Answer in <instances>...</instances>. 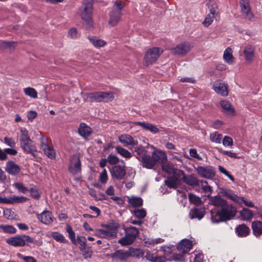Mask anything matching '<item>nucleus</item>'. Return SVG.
<instances>
[{
    "label": "nucleus",
    "mask_w": 262,
    "mask_h": 262,
    "mask_svg": "<svg viewBox=\"0 0 262 262\" xmlns=\"http://www.w3.org/2000/svg\"><path fill=\"white\" fill-rule=\"evenodd\" d=\"M236 212V208L226 203L220 210L216 209L211 210V220L213 223H218L220 222L230 220L234 216Z\"/></svg>",
    "instance_id": "obj_1"
},
{
    "label": "nucleus",
    "mask_w": 262,
    "mask_h": 262,
    "mask_svg": "<svg viewBox=\"0 0 262 262\" xmlns=\"http://www.w3.org/2000/svg\"><path fill=\"white\" fill-rule=\"evenodd\" d=\"M167 160L166 154L161 150H154L151 155L146 154L140 160L142 166L147 169L153 168L158 163H164Z\"/></svg>",
    "instance_id": "obj_2"
},
{
    "label": "nucleus",
    "mask_w": 262,
    "mask_h": 262,
    "mask_svg": "<svg viewBox=\"0 0 262 262\" xmlns=\"http://www.w3.org/2000/svg\"><path fill=\"white\" fill-rule=\"evenodd\" d=\"M104 229L97 230L96 235L101 238L106 239L114 238L117 237V231L120 228L119 224L115 221H112L107 224L102 225Z\"/></svg>",
    "instance_id": "obj_3"
},
{
    "label": "nucleus",
    "mask_w": 262,
    "mask_h": 262,
    "mask_svg": "<svg viewBox=\"0 0 262 262\" xmlns=\"http://www.w3.org/2000/svg\"><path fill=\"white\" fill-rule=\"evenodd\" d=\"M93 0H84L80 9V15L85 27L90 28L93 26Z\"/></svg>",
    "instance_id": "obj_4"
},
{
    "label": "nucleus",
    "mask_w": 262,
    "mask_h": 262,
    "mask_svg": "<svg viewBox=\"0 0 262 262\" xmlns=\"http://www.w3.org/2000/svg\"><path fill=\"white\" fill-rule=\"evenodd\" d=\"M123 229L125 236L119 239L118 243L123 246L132 244L139 234V230L135 227H126L124 225H123Z\"/></svg>",
    "instance_id": "obj_5"
},
{
    "label": "nucleus",
    "mask_w": 262,
    "mask_h": 262,
    "mask_svg": "<svg viewBox=\"0 0 262 262\" xmlns=\"http://www.w3.org/2000/svg\"><path fill=\"white\" fill-rule=\"evenodd\" d=\"M163 52V49L160 47H154L149 49L146 52L144 57V66L148 67L154 63Z\"/></svg>",
    "instance_id": "obj_6"
},
{
    "label": "nucleus",
    "mask_w": 262,
    "mask_h": 262,
    "mask_svg": "<svg viewBox=\"0 0 262 262\" xmlns=\"http://www.w3.org/2000/svg\"><path fill=\"white\" fill-rule=\"evenodd\" d=\"M6 242L14 247H23L26 244L33 243V239L29 235H20L8 238Z\"/></svg>",
    "instance_id": "obj_7"
},
{
    "label": "nucleus",
    "mask_w": 262,
    "mask_h": 262,
    "mask_svg": "<svg viewBox=\"0 0 262 262\" xmlns=\"http://www.w3.org/2000/svg\"><path fill=\"white\" fill-rule=\"evenodd\" d=\"M194 168L198 174L202 178L212 180L215 177V171L214 167L211 166H199Z\"/></svg>",
    "instance_id": "obj_8"
},
{
    "label": "nucleus",
    "mask_w": 262,
    "mask_h": 262,
    "mask_svg": "<svg viewBox=\"0 0 262 262\" xmlns=\"http://www.w3.org/2000/svg\"><path fill=\"white\" fill-rule=\"evenodd\" d=\"M193 47L192 43L183 42L176 47L171 49V52L174 55L184 56L188 53Z\"/></svg>",
    "instance_id": "obj_9"
},
{
    "label": "nucleus",
    "mask_w": 262,
    "mask_h": 262,
    "mask_svg": "<svg viewBox=\"0 0 262 262\" xmlns=\"http://www.w3.org/2000/svg\"><path fill=\"white\" fill-rule=\"evenodd\" d=\"M110 172L112 179L118 181L123 180L126 173L125 166L120 165L113 166L110 169Z\"/></svg>",
    "instance_id": "obj_10"
},
{
    "label": "nucleus",
    "mask_w": 262,
    "mask_h": 262,
    "mask_svg": "<svg viewBox=\"0 0 262 262\" xmlns=\"http://www.w3.org/2000/svg\"><path fill=\"white\" fill-rule=\"evenodd\" d=\"M69 171L73 175L77 174L81 172V161L79 157L77 155H74L71 158L69 166Z\"/></svg>",
    "instance_id": "obj_11"
},
{
    "label": "nucleus",
    "mask_w": 262,
    "mask_h": 262,
    "mask_svg": "<svg viewBox=\"0 0 262 262\" xmlns=\"http://www.w3.org/2000/svg\"><path fill=\"white\" fill-rule=\"evenodd\" d=\"M239 4L242 12L245 18L250 21H252L254 18V15L251 11L249 0H240Z\"/></svg>",
    "instance_id": "obj_12"
},
{
    "label": "nucleus",
    "mask_w": 262,
    "mask_h": 262,
    "mask_svg": "<svg viewBox=\"0 0 262 262\" xmlns=\"http://www.w3.org/2000/svg\"><path fill=\"white\" fill-rule=\"evenodd\" d=\"M213 88L214 91L221 96H227L228 95V84L220 80L215 81L213 83Z\"/></svg>",
    "instance_id": "obj_13"
},
{
    "label": "nucleus",
    "mask_w": 262,
    "mask_h": 262,
    "mask_svg": "<svg viewBox=\"0 0 262 262\" xmlns=\"http://www.w3.org/2000/svg\"><path fill=\"white\" fill-rule=\"evenodd\" d=\"M20 146L24 151L27 154H30L33 157L37 156V150L36 146L33 144L32 140L20 144Z\"/></svg>",
    "instance_id": "obj_14"
},
{
    "label": "nucleus",
    "mask_w": 262,
    "mask_h": 262,
    "mask_svg": "<svg viewBox=\"0 0 262 262\" xmlns=\"http://www.w3.org/2000/svg\"><path fill=\"white\" fill-rule=\"evenodd\" d=\"M183 176L182 180L186 184L191 186H198L200 184V181L193 174L186 175L183 171H181Z\"/></svg>",
    "instance_id": "obj_15"
},
{
    "label": "nucleus",
    "mask_w": 262,
    "mask_h": 262,
    "mask_svg": "<svg viewBox=\"0 0 262 262\" xmlns=\"http://www.w3.org/2000/svg\"><path fill=\"white\" fill-rule=\"evenodd\" d=\"M254 51L255 47L252 45H247L244 48L243 53L247 63H251L252 62L254 56Z\"/></svg>",
    "instance_id": "obj_16"
},
{
    "label": "nucleus",
    "mask_w": 262,
    "mask_h": 262,
    "mask_svg": "<svg viewBox=\"0 0 262 262\" xmlns=\"http://www.w3.org/2000/svg\"><path fill=\"white\" fill-rule=\"evenodd\" d=\"M205 214V208L195 207L190 210L189 217L191 219H197L200 220L204 216Z\"/></svg>",
    "instance_id": "obj_17"
},
{
    "label": "nucleus",
    "mask_w": 262,
    "mask_h": 262,
    "mask_svg": "<svg viewBox=\"0 0 262 262\" xmlns=\"http://www.w3.org/2000/svg\"><path fill=\"white\" fill-rule=\"evenodd\" d=\"M192 247L191 241L188 239H182L177 246L178 251L183 254L189 252Z\"/></svg>",
    "instance_id": "obj_18"
},
{
    "label": "nucleus",
    "mask_w": 262,
    "mask_h": 262,
    "mask_svg": "<svg viewBox=\"0 0 262 262\" xmlns=\"http://www.w3.org/2000/svg\"><path fill=\"white\" fill-rule=\"evenodd\" d=\"M37 219L46 225H50L53 222L52 214L49 211H44L40 214H38Z\"/></svg>",
    "instance_id": "obj_19"
},
{
    "label": "nucleus",
    "mask_w": 262,
    "mask_h": 262,
    "mask_svg": "<svg viewBox=\"0 0 262 262\" xmlns=\"http://www.w3.org/2000/svg\"><path fill=\"white\" fill-rule=\"evenodd\" d=\"M120 143L124 146L135 145H137L138 142L134 139V138L129 135L124 134L120 135L118 138Z\"/></svg>",
    "instance_id": "obj_20"
},
{
    "label": "nucleus",
    "mask_w": 262,
    "mask_h": 262,
    "mask_svg": "<svg viewBox=\"0 0 262 262\" xmlns=\"http://www.w3.org/2000/svg\"><path fill=\"white\" fill-rule=\"evenodd\" d=\"M20 167L13 161H9L6 163V170L10 174L16 175L20 171Z\"/></svg>",
    "instance_id": "obj_21"
},
{
    "label": "nucleus",
    "mask_w": 262,
    "mask_h": 262,
    "mask_svg": "<svg viewBox=\"0 0 262 262\" xmlns=\"http://www.w3.org/2000/svg\"><path fill=\"white\" fill-rule=\"evenodd\" d=\"M220 104L223 109V112L228 116H233L234 114V109L232 105L226 100L220 101Z\"/></svg>",
    "instance_id": "obj_22"
},
{
    "label": "nucleus",
    "mask_w": 262,
    "mask_h": 262,
    "mask_svg": "<svg viewBox=\"0 0 262 262\" xmlns=\"http://www.w3.org/2000/svg\"><path fill=\"white\" fill-rule=\"evenodd\" d=\"M220 193L223 196L235 202H237L238 196L232 190L225 187L220 188Z\"/></svg>",
    "instance_id": "obj_23"
},
{
    "label": "nucleus",
    "mask_w": 262,
    "mask_h": 262,
    "mask_svg": "<svg viewBox=\"0 0 262 262\" xmlns=\"http://www.w3.org/2000/svg\"><path fill=\"white\" fill-rule=\"evenodd\" d=\"M92 132V130L90 127L84 123H80L78 133L81 137L86 138L91 135Z\"/></svg>",
    "instance_id": "obj_24"
},
{
    "label": "nucleus",
    "mask_w": 262,
    "mask_h": 262,
    "mask_svg": "<svg viewBox=\"0 0 262 262\" xmlns=\"http://www.w3.org/2000/svg\"><path fill=\"white\" fill-rule=\"evenodd\" d=\"M122 13L112 11L110 14V20L108 24L114 27L116 26L120 20Z\"/></svg>",
    "instance_id": "obj_25"
},
{
    "label": "nucleus",
    "mask_w": 262,
    "mask_h": 262,
    "mask_svg": "<svg viewBox=\"0 0 262 262\" xmlns=\"http://www.w3.org/2000/svg\"><path fill=\"white\" fill-rule=\"evenodd\" d=\"M127 251L119 250L112 254L111 257L117 260H124L129 258Z\"/></svg>",
    "instance_id": "obj_26"
},
{
    "label": "nucleus",
    "mask_w": 262,
    "mask_h": 262,
    "mask_svg": "<svg viewBox=\"0 0 262 262\" xmlns=\"http://www.w3.org/2000/svg\"><path fill=\"white\" fill-rule=\"evenodd\" d=\"M135 124L139 125L142 128L149 130L154 134H156L159 132V130L156 126L152 125V124L145 122H135Z\"/></svg>",
    "instance_id": "obj_27"
},
{
    "label": "nucleus",
    "mask_w": 262,
    "mask_h": 262,
    "mask_svg": "<svg viewBox=\"0 0 262 262\" xmlns=\"http://www.w3.org/2000/svg\"><path fill=\"white\" fill-rule=\"evenodd\" d=\"M210 204L216 207L222 208L226 203V201L221 198V196L216 195L211 197L209 200Z\"/></svg>",
    "instance_id": "obj_28"
},
{
    "label": "nucleus",
    "mask_w": 262,
    "mask_h": 262,
    "mask_svg": "<svg viewBox=\"0 0 262 262\" xmlns=\"http://www.w3.org/2000/svg\"><path fill=\"white\" fill-rule=\"evenodd\" d=\"M252 229L255 236H259L262 235V222L258 221H254L252 223Z\"/></svg>",
    "instance_id": "obj_29"
},
{
    "label": "nucleus",
    "mask_w": 262,
    "mask_h": 262,
    "mask_svg": "<svg viewBox=\"0 0 262 262\" xmlns=\"http://www.w3.org/2000/svg\"><path fill=\"white\" fill-rule=\"evenodd\" d=\"M249 232V228L244 224L239 225L235 229V232L238 236H246Z\"/></svg>",
    "instance_id": "obj_30"
},
{
    "label": "nucleus",
    "mask_w": 262,
    "mask_h": 262,
    "mask_svg": "<svg viewBox=\"0 0 262 262\" xmlns=\"http://www.w3.org/2000/svg\"><path fill=\"white\" fill-rule=\"evenodd\" d=\"M128 256L140 258L144 255L143 250L140 248H130L128 250Z\"/></svg>",
    "instance_id": "obj_31"
},
{
    "label": "nucleus",
    "mask_w": 262,
    "mask_h": 262,
    "mask_svg": "<svg viewBox=\"0 0 262 262\" xmlns=\"http://www.w3.org/2000/svg\"><path fill=\"white\" fill-rule=\"evenodd\" d=\"M165 184L170 188H175L180 184V181L177 177H171L165 181Z\"/></svg>",
    "instance_id": "obj_32"
},
{
    "label": "nucleus",
    "mask_w": 262,
    "mask_h": 262,
    "mask_svg": "<svg viewBox=\"0 0 262 262\" xmlns=\"http://www.w3.org/2000/svg\"><path fill=\"white\" fill-rule=\"evenodd\" d=\"M223 58L225 61L229 64H232L233 57L232 55V50L231 48H227L224 52Z\"/></svg>",
    "instance_id": "obj_33"
},
{
    "label": "nucleus",
    "mask_w": 262,
    "mask_h": 262,
    "mask_svg": "<svg viewBox=\"0 0 262 262\" xmlns=\"http://www.w3.org/2000/svg\"><path fill=\"white\" fill-rule=\"evenodd\" d=\"M88 38L93 46L96 48L102 47L106 45L105 41L96 37L89 36Z\"/></svg>",
    "instance_id": "obj_34"
},
{
    "label": "nucleus",
    "mask_w": 262,
    "mask_h": 262,
    "mask_svg": "<svg viewBox=\"0 0 262 262\" xmlns=\"http://www.w3.org/2000/svg\"><path fill=\"white\" fill-rule=\"evenodd\" d=\"M207 6L210 13L219 16V12L218 10V6L214 0H210L207 3Z\"/></svg>",
    "instance_id": "obj_35"
},
{
    "label": "nucleus",
    "mask_w": 262,
    "mask_h": 262,
    "mask_svg": "<svg viewBox=\"0 0 262 262\" xmlns=\"http://www.w3.org/2000/svg\"><path fill=\"white\" fill-rule=\"evenodd\" d=\"M115 150L119 154H120L121 156H122L125 158L129 159L132 156V154L129 151H128L127 149H125V148L122 147L120 146H116L115 147Z\"/></svg>",
    "instance_id": "obj_36"
},
{
    "label": "nucleus",
    "mask_w": 262,
    "mask_h": 262,
    "mask_svg": "<svg viewBox=\"0 0 262 262\" xmlns=\"http://www.w3.org/2000/svg\"><path fill=\"white\" fill-rule=\"evenodd\" d=\"M101 95L100 92L90 93L86 95V100L90 102H101Z\"/></svg>",
    "instance_id": "obj_37"
},
{
    "label": "nucleus",
    "mask_w": 262,
    "mask_h": 262,
    "mask_svg": "<svg viewBox=\"0 0 262 262\" xmlns=\"http://www.w3.org/2000/svg\"><path fill=\"white\" fill-rule=\"evenodd\" d=\"M241 217L244 220H249L253 217V214L251 210L247 208H243L240 211Z\"/></svg>",
    "instance_id": "obj_38"
},
{
    "label": "nucleus",
    "mask_w": 262,
    "mask_h": 262,
    "mask_svg": "<svg viewBox=\"0 0 262 262\" xmlns=\"http://www.w3.org/2000/svg\"><path fill=\"white\" fill-rule=\"evenodd\" d=\"M129 204L134 207H138L142 206L143 200L139 197H132L129 199Z\"/></svg>",
    "instance_id": "obj_39"
},
{
    "label": "nucleus",
    "mask_w": 262,
    "mask_h": 262,
    "mask_svg": "<svg viewBox=\"0 0 262 262\" xmlns=\"http://www.w3.org/2000/svg\"><path fill=\"white\" fill-rule=\"evenodd\" d=\"M137 155V159L140 161V160L147 154V151L145 150L144 147L142 145L136 146L134 149Z\"/></svg>",
    "instance_id": "obj_40"
},
{
    "label": "nucleus",
    "mask_w": 262,
    "mask_h": 262,
    "mask_svg": "<svg viewBox=\"0 0 262 262\" xmlns=\"http://www.w3.org/2000/svg\"><path fill=\"white\" fill-rule=\"evenodd\" d=\"M132 213L139 219H143L146 215V211L144 208H136L133 210Z\"/></svg>",
    "instance_id": "obj_41"
},
{
    "label": "nucleus",
    "mask_w": 262,
    "mask_h": 262,
    "mask_svg": "<svg viewBox=\"0 0 262 262\" xmlns=\"http://www.w3.org/2000/svg\"><path fill=\"white\" fill-rule=\"evenodd\" d=\"M201 186L203 191L209 196L212 192V187L206 181H200Z\"/></svg>",
    "instance_id": "obj_42"
},
{
    "label": "nucleus",
    "mask_w": 262,
    "mask_h": 262,
    "mask_svg": "<svg viewBox=\"0 0 262 262\" xmlns=\"http://www.w3.org/2000/svg\"><path fill=\"white\" fill-rule=\"evenodd\" d=\"M24 92L25 95L34 99L37 98V92L35 89L28 87L24 89Z\"/></svg>",
    "instance_id": "obj_43"
},
{
    "label": "nucleus",
    "mask_w": 262,
    "mask_h": 262,
    "mask_svg": "<svg viewBox=\"0 0 262 262\" xmlns=\"http://www.w3.org/2000/svg\"><path fill=\"white\" fill-rule=\"evenodd\" d=\"M20 144L27 141H30L31 140L29 136L28 132L25 128H21L20 129Z\"/></svg>",
    "instance_id": "obj_44"
},
{
    "label": "nucleus",
    "mask_w": 262,
    "mask_h": 262,
    "mask_svg": "<svg viewBox=\"0 0 262 262\" xmlns=\"http://www.w3.org/2000/svg\"><path fill=\"white\" fill-rule=\"evenodd\" d=\"M101 95V102H109L112 101L114 98V95L112 93H106L103 92H100Z\"/></svg>",
    "instance_id": "obj_45"
},
{
    "label": "nucleus",
    "mask_w": 262,
    "mask_h": 262,
    "mask_svg": "<svg viewBox=\"0 0 262 262\" xmlns=\"http://www.w3.org/2000/svg\"><path fill=\"white\" fill-rule=\"evenodd\" d=\"M11 204L14 203H22L26 202L28 199L25 196H19L14 195L10 196Z\"/></svg>",
    "instance_id": "obj_46"
},
{
    "label": "nucleus",
    "mask_w": 262,
    "mask_h": 262,
    "mask_svg": "<svg viewBox=\"0 0 262 262\" xmlns=\"http://www.w3.org/2000/svg\"><path fill=\"white\" fill-rule=\"evenodd\" d=\"M52 237L57 242L59 243H67L68 242L62 234L58 232H52Z\"/></svg>",
    "instance_id": "obj_47"
},
{
    "label": "nucleus",
    "mask_w": 262,
    "mask_h": 262,
    "mask_svg": "<svg viewBox=\"0 0 262 262\" xmlns=\"http://www.w3.org/2000/svg\"><path fill=\"white\" fill-rule=\"evenodd\" d=\"M15 44L14 41L0 40V47L3 49H12L14 48Z\"/></svg>",
    "instance_id": "obj_48"
},
{
    "label": "nucleus",
    "mask_w": 262,
    "mask_h": 262,
    "mask_svg": "<svg viewBox=\"0 0 262 262\" xmlns=\"http://www.w3.org/2000/svg\"><path fill=\"white\" fill-rule=\"evenodd\" d=\"M124 6H125L124 2L121 1L117 0L115 2V3L114 5V6L113 7L112 10L114 11H115V12L122 13L121 11L123 9V8L124 7Z\"/></svg>",
    "instance_id": "obj_49"
},
{
    "label": "nucleus",
    "mask_w": 262,
    "mask_h": 262,
    "mask_svg": "<svg viewBox=\"0 0 262 262\" xmlns=\"http://www.w3.org/2000/svg\"><path fill=\"white\" fill-rule=\"evenodd\" d=\"M0 229L5 233L14 234L16 232V229L11 225H1Z\"/></svg>",
    "instance_id": "obj_50"
},
{
    "label": "nucleus",
    "mask_w": 262,
    "mask_h": 262,
    "mask_svg": "<svg viewBox=\"0 0 262 262\" xmlns=\"http://www.w3.org/2000/svg\"><path fill=\"white\" fill-rule=\"evenodd\" d=\"M219 16L216 15L215 14L212 13H209L206 17L203 23V24L206 26L208 27L213 22V18H216Z\"/></svg>",
    "instance_id": "obj_51"
},
{
    "label": "nucleus",
    "mask_w": 262,
    "mask_h": 262,
    "mask_svg": "<svg viewBox=\"0 0 262 262\" xmlns=\"http://www.w3.org/2000/svg\"><path fill=\"white\" fill-rule=\"evenodd\" d=\"M45 154L50 159H54L56 157V153L54 148L50 146L43 150Z\"/></svg>",
    "instance_id": "obj_52"
},
{
    "label": "nucleus",
    "mask_w": 262,
    "mask_h": 262,
    "mask_svg": "<svg viewBox=\"0 0 262 262\" xmlns=\"http://www.w3.org/2000/svg\"><path fill=\"white\" fill-rule=\"evenodd\" d=\"M222 137V134H220L216 132H215L210 135V140L211 141V142L216 143H221Z\"/></svg>",
    "instance_id": "obj_53"
},
{
    "label": "nucleus",
    "mask_w": 262,
    "mask_h": 262,
    "mask_svg": "<svg viewBox=\"0 0 262 262\" xmlns=\"http://www.w3.org/2000/svg\"><path fill=\"white\" fill-rule=\"evenodd\" d=\"M41 148L43 150L44 149L50 146L51 141L49 138L46 136H42L40 139Z\"/></svg>",
    "instance_id": "obj_54"
},
{
    "label": "nucleus",
    "mask_w": 262,
    "mask_h": 262,
    "mask_svg": "<svg viewBox=\"0 0 262 262\" xmlns=\"http://www.w3.org/2000/svg\"><path fill=\"white\" fill-rule=\"evenodd\" d=\"M162 166V169L167 173H172L174 172V166L172 164L170 163H163Z\"/></svg>",
    "instance_id": "obj_55"
},
{
    "label": "nucleus",
    "mask_w": 262,
    "mask_h": 262,
    "mask_svg": "<svg viewBox=\"0 0 262 262\" xmlns=\"http://www.w3.org/2000/svg\"><path fill=\"white\" fill-rule=\"evenodd\" d=\"M188 198L189 201L195 205H199L202 203V200L201 198L194 194L189 193Z\"/></svg>",
    "instance_id": "obj_56"
},
{
    "label": "nucleus",
    "mask_w": 262,
    "mask_h": 262,
    "mask_svg": "<svg viewBox=\"0 0 262 262\" xmlns=\"http://www.w3.org/2000/svg\"><path fill=\"white\" fill-rule=\"evenodd\" d=\"M31 196L35 199H38L40 196V191L39 189L36 187L34 186L30 188V190Z\"/></svg>",
    "instance_id": "obj_57"
},
{
    "label": "nucleus",
    "mask_w": 262,
    "mask_h": 262,
    "mask_svg": "<svg viewBox=\"0 0 262 262\" xmlns=\"http://www.w3.org/2000/svg\"><path fill=\"white\" fill-rule=\"evenodd\" d=\"M13 186L23 193L25 194L28 191V189L22 183H15L13 184Z\"/></svg>",
    "instance_id": "obj_58"
},
{
    "label": "nucleus",
    "mask_w": 262,
    "mask_h": 262,
    "mask_svg": "<svg viewBox=\"0 0 262 262\" xmlns=\"http://www.w3.org/2000/svg\"><path fill=\"white\" fill-rule=\"evenodd\" d=\"M66 231L68 233L69 237L72 242L74 244L76 243L75 234L72 229V228L70 225H67Z\"/></svg>",
    "instance_id": "obj_59"
},
{
    "label": "nucleus",
    "mask_w": 262,
    "mask_h": 262,
    "mask_svg": "<svg viewBox=\"0 0 262 262\" xmlns=\"http://www.w3.org/2000/svg\"><path fill=\"white\" fill-rule=\"evenodd\" d=\"M17 256L18 258L24 260L25 262H37L33 257L31 256H24L19 253L17 254Z\"/></svg>",
    "instance_id": "obj_60"
},
{
    "label": "nucleus",
    "mask_w": 262,
    "mask_h": 262,
    "mask_svg": "<svg viewBox=\"0 0 262 262\" xmlns=\"http://www.w3.org/2000/svg\"><path fill=\"white\" fill-rule=\"evenodd\" d=\"M4 143L11 148H14L16 146V142L14 140L10 137H4Z\"/></svg>",
    "instance_id": "obj_61"
},
{
    "label": "nucleus",
    "mask_w": 262,
    "mask_h": 262,
    "mask_svg": "<svg viewBox=\"0 0 262 262\" xmlns=\"http://www.w3.org/2000/svg\"><path fill=\"white\" fill-rule=\"evenodd\" d=\"M236 203H244L246 206L250 207H254L253 203L250 201L247 200L246 199L243 198V197H239L238 196V198L237 199V201Z\"/></svg>",
    "instance_id": "obj_62"
},
{
    "label": "nucleus",
    "mask_w": 262,
    "mask_h": 262,
    "mask_svg": "<svg viewBox=\"0 0 262 262\" xmlns=\"http://www.w3.org/2000/svg\"><path fill=\"white\" fill-rule=\"evenodd\" d=\"M107 160L110 164H116L119 162V158L116 156L112 154L108 156Z\"/></svg>",
    "instance_id": "obj_63"
},
{
    "label": "nucleus",
    "mask_w": 262,
    "mask_h": 262,
    "mask_svg": "<svg viewBox=\"0 0 262 262\" xmlns=\"http://www.w3.org/2000/svg\"><path fill=\"white\" fill-rule=\"evenodd\" d=\"M108 180V177L107 172L105 169H104L103 171L100 173L99 176V181L102 184H105L107 182Z\"/></svg>",
    "instance_id": "obj_64"
}]
</instances>
